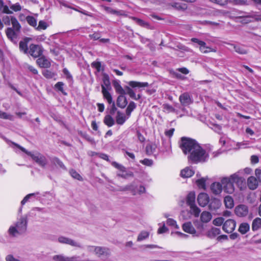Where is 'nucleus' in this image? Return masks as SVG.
Listing matches in <instances>:
<instances>
[{
  "instance_id": "26",
  "label": "nucleus",
  "mask_w": 261,
  "mask_h": 261,
  "mask_svg": "<svg viewBox=\"0 0 261 261\" xmlns=\"http://www.w3.org/2000/svg\"><path fill=\"white\" fill-rule=\"evenodd\" d=\"M195 194L194 192L189 193L186 198L187 204L190 206L195 205Z\"/></svg>"
},
{
  "instance_id": "12",
  "label": "nucleus",
  "mask_w": 261,
  "mask_h": 261,
  "mask_svg": "<svg viewBox=\"0 0 261 261\" xmlns=\"http://www.w3.org/2000/svg\"><path fill=\"white\" fill-rule=\"evenodd\" d=\"M31 40V38L25 37L22 40L20 41L19 43L20 50L25 54H28L29 49L28 45L29 42Z\"/></svg>"
},
{
  "instance_id": "43",
  "label": "nucleus",
  "mask_w": 261,
  "mask_h": 261,
  "mask_svg": "<svg viewBox=\"0 0 261 261\" xmlns=\"http://www.w3.org/2000/svg\"><path fill=\"white\" fill-rule=\"evenodd\" d=\"M136 105L133 101H130L126 109V114L128 117L130 116L132 112L136 108Z\"/></svg>"
},
{
  "instance_id": "41",
  "label": "nucleus",
  "mask_w": 261,
  "mask_h": 261,
  "mask_svg": "<svg viewBox=\"0 0 261 261\" xmlns=\"http://www.w3.org/2000/svg\"><path fill=\"white\" fill-rule=\"evenodd\" d=\"M27 22L31 26L36 28L37 26V19L32 16H28L26 17Z\"/></svg>"
},
{
  "instance_id": "39",
  "label": "nucleus",
  "mask_w": 261,
  "mask_h": 261,
  "mask_svg": "<svg viewBox=\"0 0 261 261\" xmlns=\"http://www.w3.org/2000/svg\"><path fill=\"white\" fill-rule=\"evenodd\" d=\"M156 146L155 144H148L146 146V152L148 155L153 154L156 149Z\"/></svg>"
},
{
  "instance_id": "25",
  "label": "nucleus",
  "mask_w": 261,
  "mask_h": 261,
  "mask_svg": "<svg viewBox=\"0 0 261 261\" xmlns=\"http://www.w3.org/2000/svg\"><path fill=\"white\" fill-rule=\"evenodd\" d=\"M194 174V171L190 167H186L180 172V175L182 177L188 178L191 177Z\"/></svg>"
},
{
  "instance_id": "49",
  "label": "nucleus",
  "mask_w": 261,
  "mask_h": 261,
  "mask_svg": "<svg viewBox=\"0 0 261 261\" xmlns=\"http://www.w3.org/2000/svg\"><path fill=\"white\" fill-rule=\"evenodd\" d=\"M42 74L47 79H51L56 75V74L50 70H45L42 72Z\"/></svg>"
},
{
  "instance_id": "4",
  "label": "nucleus",
  "mask_w": 261,
  "mask_h": 261,
  "mask_svg": "<svg viewBox=\"0 0 261 261\" xmlns=\"http://www.w3.org/2000/svg\"><path fill=\"white\" fill-rule=\"evenodd\" d=\"M15 146L20 149L22 151L28 155L30 156L32 159L40 166L42 168H45L48 164L47 159L42 154L39 152L32 153L31 152L28 151L24 147L20 146L19 145L13 143Z\"/></svg>"
},
{
  "instance_id": "56",
  "label": "nucleus",
  "mask_w": 261,
  "mask_h": 261,
  "mask_svg": "<svg viewBox=\"0 0 261 261\" xmlns=\"http://www.w3.org/2000/svg\"><path fill=\"white\" fill-rule=\"evenodd\" d=\"M224 219L223 217H218L215 219L213 223L215 226H221L222 224H224Z\"/></svg>"
},
{
  "instance_id": "53",
  "label": "nucleus",
  "mask_w": 261,
  "mask_h": 261,
  "mask_svg": "<svg viewBox=\"0 0 261 261\" xmlns=\"http://www.w3.org/2000/svg\"><path fill=\"white\" fill-rule=\"evenodd\" d=\"M190 208L192 211V213L195 216V217H198L201 212L200 208H198L196 205L190 206Z\"/></svg>"
},
{
  "instance_id": "22",
  "label": "nucleus",
  "mask_w": 261,
  "mask_h": 261,
  "mask_svg": "<svg viewBox=\"0 0 261 261\" xmlns=\"http://www.w3.org/2000/svg\"><path fill=\"white\" fill-rule=\"evenodd\" d=\"M6 33L8 38L12 42L16 43L15 40L17 38V35L12 28H9L6 31Z\"/></svg>"
},
{
  "instance_id": "16",
  "label": "nucleus",
  "mask_w": 261,
  "mask_h": 261,
  "mask_svg": "<svg viewBox=\"0 0 261 261\" xmlns=\"http://www.w3.org/2000/svg\"><path fill=\"white\" fill-rule=\"evenodd\" d=\"M179 100L184 106H187L192 103V98L188 93L185 92L180 95Z\"/></svg>"
},
{
  "instance_id": "50",
  "label": "nucleus",
  "mask_w": 261,
  "mask_h": 261,
  "mask_svg": "<svg viewBox=\"0 0 261 261\" xmlns=\"http://www.w3.org/2000/svg\"><path fill=\"white\" fill-rule=\"evenodd\" d=\"M0 118L4 119H8L9 120H13V116L11 115L7 114L5 112H2L0 110Z\"/></svg>"
},
{
  "instance_id": "14",
  "label": "nucleus",
  "mask_w": 261,
  "mask_h": 261,
  "mask_svg": "<svg viewBox=\"0 0 261 261\" xmlns=\"http://www.w3.org/2000/svg\"><path fill=\"white\" fill-rule=\"evenodd\" d=\"M36 63L41 68H47L51 66L49 60L42 55L37 60Z\"/></svg>"
},
{
  "instance_id": "13",
  "label": "nucleus",
  "mask_w": 261,
  "mask_h": 261,
  "mask_svg": "<svg viewBox=\"0 0 261 261\" xmlns=\"http://www.w3.org/2000/svg\"><path fill=\"white\" fill-rule=\"evenodd\" d=\"M235 214L239 217H245L247 215L248 213V208L247 206L241 204L237 206L235 208Z\"/></svg>"
},
{
  "instance_id": "46",
  "label": "nucleus",
  "mask_w": 261,
  "mask_h": 261,
  "mask_svg": "<svg viewBox=\"0 0 261 261\" xmlns=\"http://www.w3.org/2000/svg\"><path fill=\"white\" fill-rule=\"evenodd\" d=\"M199 49L201 52H202L203 53H204V54L208 53L211 51H212V52H216V50L215 49L212 48L210 47L207 46L206 45V44L203 46H200Z\"/></svg>"
},
{
  "instance_id": "48",
  "label": "nucleus",
  "mask_w": 261,
  "mask_h": 261,
  "mask_svg": "<svg viewBox=\"0 0 261 261\" xmlns=\"http://www.w3.org/2000/svg\"><path fill=\"white\" fill-rule=\"evenodd\" d=\"M9 5H10V9L15 12L20 11L22 8L19 3H17L15 4H11V2H9Z\"/></svg>"
},
{
  "instance_id": "37",
  "label": "nucleus",
  "mask_w": 261,
  "mask_h": 261,
  "mask_svg": "<svg viewBox=\"0 0 261 261\" xmlns=\"http://www.w3.org/2000/svg\"><path fill=\"white\" fill-rule=\"evenodd\" d=\"M11 22L15 31L19 32L21 26L17 19L14 16H11Z\"/></svg>"
},
{
  "instance_id": "7",
  "label": "nucleus",
  "mask_w": 261,
  "mask_h": 261,
  "mask_svg": "<svg viewBox=\"0 0 261 261\" xmlns=\"http://www.w3.org/2000/svg\"><path fill=\"white\" fill-rule=\"evenodd\" d=\"M113 166L117 169L119 171L117 173V176L122 177L124 179H127L129 177H133L134 173L130 171L126 170V168L121 164H120L116 162H113L112 163Z\"/></svg>"
},
{
  "instance_id": "1",
  "label": "nucleus",
  "mask_w": 261,
  "mask_h": 261,
  "mask_svg": "<svg viewBox=\"0 0 261 261\" xmlns=\"http://www.w3.org/2000/svg\"><path fill=\"white\" fill-rule=\"evenodd\" d=\"M180 147L185 154L189 153V160L194 163L203 162L206 160L208 154L193 139L182 137L179 144Z\"/></svg>"
},
{
  "instance_id": "60",
  "label": "nucleus",
  "mask_w": 261,
  "mask_h": 261,
  "mask_svg": "<svg viewBox=\"0 0 261 261\" xmlns=\"http://www.w3.org/2000/svg\"><path fill=\"white\" fill-rule=\"evenodd\" d=\"M140 162L142 164L147 166H151L153 164V161L148 159H145L143 160H141Z\"/></svg>"
},
{
  "instance_id": "3",
  "label": "nucleus",
  "mask_w": 261,
  "mask_h": 261,
  "mask_svg": "<svg viewBox=\"0 0 261 261\" xmlns=\"http://www.w3.org/2000/svg\"><path fill=\"white\" fill-rule=\"evenodd\" d=\"M28 217L27 215L21 216L13 225H11L8 233L10 237H16L24 233L27 229Z\"/></svg>"
},
{
  "instance_id": "47",
  "label": "nucleus",
  "mask_w": 261,
  "mask_h": 261,
  "mask_svg": "<svg viewBox=\"0 0 261 261\" xmlns=\"http://www.w3.org/2000/svg\"><path fill=\"white\" fill-rule=\"evenodd\" d=\"M229 3L237 5H248V0H229Z\"/></svg>"
},
{
  "instance_id": "8",
  "label": "nucleus",
  "mask_w": 261,
  "mask_h": 261,
  "mask_svg": "<svg viewBox=\"0 0 261 261\" xmlns=\"http://www.w3.org/2000/svg\"><path fill=\"white\" fill-rule=\"evenodd\" d=\"M43 52V48L41 45L31 44L29 46V54L32 57L37 58L41 57Z\"/></svg>"
},
{
  "instance_id": "11",
  "label": "nucleus",
  "mask_w": 261,
  "mask_h": 261,
  "mask_svg": "<svg viewBox=\"0 0 261 261\" xmlns=\"http://www.w3.org/2000/svg\"><path fill=\"white\" fill-rule=\"evenodd\" d=\"M197 201L200 206L204 207L208 203L210 197L206 193H201L198 196Z\"/></svg>"
},
{
  "instance_id": "2",
  "label": "nucleus",
  "mask_w": 261,
  "mask_h": 261,
  "mask_svg": "<svg viewBox=\"0 0 261 261\" xmlns=\"http://www.w3.org/2000/svg\"><path fill=\"white\" fill-rule=\"evenodd\" d=\"M240 173H241V171H238L231 175L229 177H225L221 179L222 189L225 193L228 194L233 193L234 191L233 184L236 183L239 186L244 181V179L239 176Z\"/></svg>"
},
{
  "instance_id": "6",
  "label": "nucleus",
  "mask_w": 261,
  "mask_h": 261,
  "mask_svg": "<svg viewBox=\"0 0 261 261\" xmlns=\"http://www.w3.org/2000/svg\"><path fill=\"white\" fill-rule=\"evenodd\" d=\"M86 250L88 252L93 253L98 257H109L111 254L110 249L104 246L88 245L86 246Z\"/></svg>"
},
{
  "instance_id": "64",
  "label": "nucleus",
  "mask_w": 261,
  "mask_h": 261,
  "mask_svg": "<svg viewBox=\"0 0 261 261\" xmlns=\"http://www.w3.org/2000/svg\"><path fill=\"white\" fill-rule=\"evenodd\" d=\"M6 261H20V260L15 258L12 255L9 254L6 257Z\"/></svg>"
},
{
  "instance_id": "55",
  "label": "nucleus",
  "mask_w": 261,
  "mask_h": 261,
  "mask_svg": "<svg viewBox=\"0 0 261 261\" xmlns=\"http://www.w3.org/2000/svg\"><path fill=\"white\" fill-rule=\"evenodd\" d=\"M38 192L34 193H31L29 194H28L27 196L24 197V198L22 199V200L21 202V205L24 204L32 196H35L36 195H39Z\"/></svg>"
},
{
  "instance_id": "54",
  "label": "nucleus",
  "mask_w": 261,
  "mask_h": 261,
  "mask_svg": "<svg viewBox=\"0 0 261 261\" xmlns=\"http://www.w3.org/2000/svg\"><path fill=\"white\" fill-rule=\"evenodd\" d=\"M47 28V23L43 20H40L39 22L38 25L37 27L36 26V29L37 30H45Z\"/></svg>"
},
{
  "instance_id": "57",
  "label": "nucleus",
  "mask_w": 261,
  "mask_h": 261,
  "mask_svg": "<svg viewBox=\"0 0 261 261\" xmlns=\"http://www.w3.org/2000/svg\"><path fill=\"white\" fill-rule=\"evenodd\" d=\"M172 7L175 8L177 10H185L187 8L186 4H181L178 3H175L172 5Z\"/></svg>"
},
{
  "instance_id": "34",
  "label": "nucleus",
  "mask_w": 261,
  "mask_h": 261,
  "mask_svg": "<svg viewBox=\"0 0 261 261\" xmlns=\"http://www.w3.org/2000/svg\"><path fill=\"white\" fill-rule=\"evenodd\" d=\"M132 18L133 20L135 21L139 25L144 27V28H147V29H149L150 25L148 22L144 21L142 19H141L140 18H137L135 17H133Z\"/></svg>"
},
{
  "instance_id": "32",
  "label": "nucleus",
  "mask_w": 261,
  "mask_h": 261,
  "mask_svg": "<svg viewBox=\"0 0 261 261\" xmlns=\"http://www.w3.org/2000/svg\"><path fill=\"white\" fill-rule=\"evenodd\" d=\"M126 118L123 114L118 111L116 116V123L119 125H122L126 121Z\"/></svg>"
},
{
  "instance_id": "19",
  "label": "nucleus",
  "mask_w": 261,
  "mask_h": 261,
  "mask_svg": "<svg viewBox=\"0 0 261 261\" xmlns=\"http://www.w3.org/2000/svg\"><path fill=\"white\" fill-rule=\"evenodd\" d=\"M247 185L249 189L254 190L258 187V182L254 176H250L247 179Z\"/></svg>"
},
{
  "instance_id": "63",
  "label": "nucleus",
  "mask_w": 261,
  "mask_h": 261,
  "mask_svg": "<svg viewBox=\"0 0 261 261\" xmlns=\"http://www.w3.org/2000/svg\"><path fill=\"white\" fill-rule=\"evenodd\" d=\"M67 261H85L81 259L80 257L79 256H73L72 257H68Z\"/></svg>"
},
{
  "instance_id": "21",
  "label": "nucleus",
  "mask_w": 261,
  "mask_h": 261,
  "mask_svg": "<svg viewBox=\"0 0 261 261\" xmlns=\"http://www.w3.org/2000/svg\"><path fill=\"white\" fill-rule=\"evenodd\" d=\"M182 229L183 230L191 234H195L196 233V230L194 227L192 225L191 222H188L184 223L182 225Z\"/></svg>"
},
{
  "instance_id": "36",
  "label": "nucleus",
  "mask_w": 261,
  "mask_h": 261,
  "mask_svg": "<svg viewBox=\"0 0 261 261\" xmlns=\"http://www.w3.org/2000/svg\"><path fill=\"white\" fill-rule=\"evenodd\" d=\"M224 203L226 207L228 208H231L234 206L233 200L230 196L225 197Z\"/></svg>"
},
{
  "instance_id": "62",
  "label": "nucleus",
  "mask_w": 261,
  "mask_h": 261,
  "mask_svg": "<svg viewBox=\"0 0 261 261\" xmlns=\"http://www.w3.org/2000/svg\"><path fill=\"white\" fill-rule=\"evenodd\" d=\"M167 224L169 226H175L176 228H178V225L176 224V222L171 218H169L167 220Z\"/></svg>"
},
{
  "instance_id": "51",
  "label": "nucleus",
  "mask_w": 261,
  "mask_h": 261,
  "mask_svg": "<svg viewBox=\"0 0 261 261\" xmlns=\"http://www.w3.org/2000/svg\"><path fill=\"white\" fill-rule=\"evenodd\" d=\"M69 173L73 178L76 179L80 181L83 180L82 177L75 170L71 169Z\"/></svg>"
},
{
  "instance_id": "30",
  "label": "nucleus",
  "mask_w": 261,
  "mask_h": 261,
  "mask_svg": "<svg viewBox=\"0 0 261 261\" xmlns=\"http://www.w3.org/2000/svg\"><path fill=\"white\" fill-rule=\"evenodd\" d=\"M261 228V218H256L253 220L252 229L253 231H256Z\"/></svg>"
},
{
  "instance_id": "10",
  "label": "nucleus",
  "mask_w": 261,
  "mask_h": 261,
  "mask_svg": "<svg viewBox=\"0 0 261 261\" xmlns=\"http://www.w3.org/2000/svg\"><path fill=\"white\" fill-rule=\"evenodd\" d=\"M236 226V221L233 219H228L224 223L222 229L225 232L229 233L235 229Z\"/></svg>"
},
{
  "instance_id": "20",
  "label": "nucleus",
  "mask_w": 261,
  "mask_h": 261,
  "mask_svg": "<svg viewBox=\"0 0 261 261\" xmlns=\"http://www.w3.org/2000/svg\"><path fill=\"white\" fill-rule=\"evenodd\" d=\"M136 187L134 184H130L127 185H126L124 187H119L118 189L116 191H132L133 195H135L136 194V192L135 191Z\"/></svg>"
},
{
  "instance_id": "44",
  "label": "nucleus",
  "mask_w": 261,
  "mask_h": 261,
  "mask_svg": "<svg viewBox=\"0 0 261 261\" xmlns=\"http://www.w3.org/2000/svg\"><path fill=\"white\" fill-rule=\"evenodd\" d=\"M149 233L148 231H142L138 235L137 241L140 242L148 238Z\"/></svg>"
},
{
  "instance_id": "52",
  "label": "nucleus",
  "mask_w": 261,
  "mask_h": 261,
  "mask_svg": "<svg viewBox=\"0 0 261 261\" xmlns=\"http://www.w3.org/2000/svg\"><path fill=\"white\" fill-rule=\"evenodd\" d=\"M205 179L204 178H201L197 179L196 182L199 188H202L204 190L205 189Z\"/></svg>"
},
{
  "instance_id": "40",
  "label": "nucleus",
  "mask_w": 261,
  "mask_h": 261,
  "mask_svg": "<svg viewBox=\"0 0 261 261\" xmlns=\"http://www.w3.org/2000/svg\"><path fill=\"white\" fill-rule=\"evenodd\" d=\"M64 84L63 82H59L55 84V88L57 90L61 92L63 95H66L67 93L64 89Z\"/></svg>"
},
{
  "instance_id": "27",
  "label": "nucleus",
  "mask_w": 261,
  "mask_h": 261,
  "mask_svg": "<svg viewBox=\"0 0 261 261\" xmlns=\"http://www.w3.org/2000/svg\"><path fill=\"white\" fill-rule=\"evenodd\" d=\"M220 233L221 230L220 228L213 227L207 231V236L211 239H213L216 237L217 235L220 234Z\"/></svg>"
},
{
  "instance_id": "29",
  "label": "nucleus",
  "mask_w": 261,
  "mask_h": 261,
  "mask_svg": "<svg viewBox=\"0 0 261 261\" xmlns=\"http://www.w3.org/2000/svg\"><path fill=\"white\" fill-rule=\"evenodd\" d=\"M212 216L210 213L204 211L201 213L200 219L202 222L207 223L212 219Z\"/></svg>"
},
{
  "instance_id": "42",
  "label": "nucleus",
  "mask_w": 261,
  "mask_h": 261,
  "mask_svg": "<svg viewBox=\"0 0 261 261\" xmlns=\"http://www.w3.org/2000/svg\"><path fill=\"white\" fill-rule=\"evenodd\" d=\"M79 134L81 135L83 138L85 139L87 141L91 144H94V139L89 136L86 133L82 132V131L79 132Z\"/></svg>"
},
{
  "instance_id": "61",
  "label": "nucleus",
  "mask_w": 261,
  "mask_h": 261,
  "mask_svg": "<svg viewBox=\"0 0 261 261\" xmlns=\"http://www.w3.org/2000/svg\"><path fill=\"white\" fill-rule=\"evenodd\" d=\"M25 68L28 69L30 71H31L34 74H38L37 70L31 65H30L29 64H25Z\"/></svg>"
},
{
  "instance_id": "15",
  "label": "nucleus",
  "mask_w": 261,
  "mask_h": 261,
  "mask_svg": "<svg viewBox=\"0 0 261 261\" xmlns=\"http://www.w3.org/2000/svg\"><path fill=\"white\" fill-rule=\"evenodd\" d=\"M221 205V201L218 199L214 198L210 199V201L208 202V208L210 211H216L220 208Z\"/></svg>"
},
{
  "instance_id": "28",
  "label": "nucleus",
  "mask_w": 261,
  "mask_h": 261,
  "mask_svg": "<svg viewBox=\"0 0 261 261\" xmlns=\"http://www.w3.org/2000/svg\"><path fill=\"white\" fill-rule=\"evenodd\" d=\"M102 93L103 97L107 99L108 102L111 104L113 102L112 97L111 94L108 91V90L104 86H102Z\"/></svg>"
},
{
  "instance_id": "18",
  "label": "nucleus",
  "mask_w": 261,
  "mask_h": 261,
  "mask_svg": "<svg viewBox=\"0 0 261 261\" xmlns=\"http://www.w3.org/2000/svg\"><path fill=\"white\" fill-rule=\"evenodd\" d=\"M211 190L212 192L215 195L220 194L222 191V183L219 182H215L211 185Z\"/></svg>"
},
{
  "instance_id": "58",
  "label": "nucleus",
  "mask_w": 261,
  "mask_h": 261,
  "mask_svg": "<svg viewBox=\"0 0 261 261\" xmlns=\"http://www.w3.org/2000/svg\"><path fill=\"white\" fill-rule=\"evenodd\" d=\"M53 258L55 261H67L68 257L63 255H56L54 256Z\"/></svg>"
},
{
  "instance_id": "24",
  "label": "nucleus",
  "mask_w": 261,
  "mask_h": 261,
  "mask_svg": "<svg viewBox=\"0 0 261 261\" xmlns=\"http://www.w3.org/2000/svg\"><path fill=\"white\" fill-rule=\"evenodd\" d=\"M127 104V101L124 95L118 96L117 99V105L121 108H124Z\"/></svg>"
},
{
  "instance_id": "31",
  "label": "nucleus",
  "mask_w": 261,
  "mask_h": 261,
  "mask_svg": "<svg viewBox=\"0 0 261 261\" xmlns=\"http://www.w3.org/2000/svg\"><path fill=\"white\" fill-rule=\"evenodd\" d=\"M102 82L103 84L101 85V87L105 86V87L107 90L111 89V83L110 81V79L109 75L105 73L103 74Z\"/></svg>"
},
{
  "instance_id": "5",
  "label": "nucleus",
  "mask_w": 261,
  "mask_h": 261,
  "mask_svg": "<svg viewBox=\"0 0 261 261\" xmlns=\"http://www.w3.org/2000/svg\"><path fill=\"white\" fill-rule=\"evenodd\" d=\"M127 84L129 85V86H125V89L127 91V94L129 95V96L132 98L136 100L140 99L142 96L140 94H138L137 95H136L135 92L130 87L133 88H138L139 89H141L143 88L147 87L149 86V84L147 82H140L132 81L128 82Z\"/></svg>"
},
{
  "instance_id": "35",
  "label": "nucleus",
  "mask_w": 261,
  "mask_h": 261,
  "mask_svg": "<svg viewBox=\"0 0 261 261\" xmlns=\"http://www.w3.org/2000/svg\"><path fill=\"white\" fill-rule=\"evenodd\" d=\"M51 162L55 166H58L63 169H66V167L63 162L58 158L54 157L51 159Z\"/></svg>"
},
{
  "instance_id": "45",
  "label": "nucleus",
  "mask_w": 261,
  "mask_h": 261,
  "mask_svg": "<svg viewBox=\"0 0 261 261\" xmlns=\"http://www.w3.org/2000/svg\"><path fill=\"white\" fill-rule=\"evenodd\" d=\"M231 45L232 46H233L234 50L239 54L244 55V54H246L247 53V51L246 50H245L243 47H242L240 46L236 45L234 44H231Z\"/></svg>"
},
{
  "instance_id": "17",
  "label": "nucleus",
  "mask_w": 261,
  "mask_h": 261,
  "mask_svg": "<svg viewBox=\"0 0 261 261\" xmlns=\"http://www.w3.org/2000/svg\"><path fill=\"white\" fill-rule=\"evenodd\" d=\"M113 85L116 91V92L120 95H125L127 94L126 89H123L120 84V82L118 80H114L113 81Z\"/></svg>"
},
{
  "instance_id": "9",
  "label": "nucleus",
  "mask_w": 261,
  "mask_h": 261,
  "mask_svg": "<svg viewBox=\"0 0 261 261\" xmlns=\"http://www.w3.org/2000/svg\"><path fill=\"white\" fill-rule=\"evenodd\" d=\"M58 241L61 244H67L72 247H75L80 248H82V246L81 243L66 237L60 236L58 239Z\"/></svg>"
},
{
  "instance_id": "38",
  "label": "nucleus",
  "mask_w": 261,
  "mask_h": 261,
  "mask_svg": "<svg viewBox=\"0 0 261 261\" xmlns=\"http://www.w3.org/2000/svg\"><path fill=\"white\" fill-rule=\"evenodd\" d=\"M103 122L109 127L113 126L115 123L114 119L109 115H107L105 117Z\"/></svg>"
},
{
  "instance_id": "23",
  "label": "nucleus",
  "mask_w": 261,
  "mask_h": 261,
  "mask_svg": "<svg viewBox=\"0 0 261 261\" xmlns=\"http://www.w3.org/2000/svg\"><path fill=\"white\" fill-rule=\"evenodd\" d=\"M242 13L246 14V15L239 16L238 18L241 19L240 22L243 24H247L251 22V20L249 19L250 18H253L251 16H254V14H250L249 13L242 12Z\"/></svg>"
},
{
  "instance_id": "33",
  "label": "nucleus",
  "mask_w": 261,
  "mask_h": 261,
  "mask_svg": "<svg viewBox=\"0 0 261 261\" xmlns=\"http://www.w3.org/2000/svg\"><path fill=\"white\" fill-rule=\"evenodd\" d=\"M250 229V226L247 223H241L239 228V231L244 234L247 233Z\"/></svg>"
},
{
  "instance_id": "59",
  "label": "nucleus",
  "mask_w": 261,
  "mask_h": 261,
  "mask_svg": "<svg viewBox=\"0 0 261 261\" xmlns=\"http://www.w3.org/2000/svg\"><path fill=\"white\" fill-rule=\"evenodd\" d=\"M210 1L221 6H224L227 4L229 0H210Z\"/></svg>"
}]
</instances>
